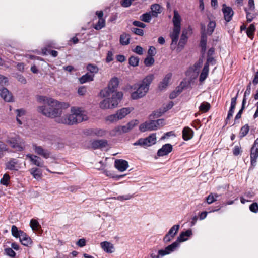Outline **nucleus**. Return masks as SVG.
I'll return each instance as SVG.
<instances>
[{"instance_id":"obj_13","label":"nucleus","mask_w":258,"mask_h":258,"mask_svg":"<svg viewBox=\"0 0 258 258\" xmlns=\"http://www.w3.org/2000/svg\"><path fill=\"white\" fill-rule=\"evenodd\" d=\"M26 158L29 159L30 162H31L33 164L38 167H45V169L47 171L51 172V171L48 169V168L44 166L43 162L41 161V158L38 156L33 154H28L26 155Z\"/></svg>"},{"instance_id":"obj_53","label":"nucleus","mask_w":258,"mask_h":258,"mask_svg":"<svg viewBox=\"0 0 258 258\" xmlns=\"http://www.w3.org/2000/svg\"><path fill=\"white\" fill-rule=\"evenodd\" d=\"M250 210L253 213L258 212V204L257 203H253L249 206Z\"/></svg>"},{"instance_id":"obj_23","label":"nucleus","mask_w":258,"mask_h":258,"mask_svg":"<svg viewBox=\"0 0 258 258\" xmlns=\"http://www.w3.org/2000/svg\"><path fill=\"white\" fill-rule=\"evenodd\" d=\"M151 13L153 17H157L158 15L162 11V7L158 4H154L151 5Z\"/></svg>"},{"instance_id":"obj_63","label":"nucleus","mask_w":258,"mask_h":258,"mask_svg":"<svg viewBox=\"0 0 258 258\" xmlns=\"http://www.w3.org/2000/svg\"><path fill=\"white\" fill-rule=\"evenodd\" d=\"M162 112L161 111H155L153 112L150 115V118L151 119L154 118H157L159 116H160L162 114Z\"/></svg>"},{"instance_id":"obj_42","label":"nucleus","mask_w":258,"mask_h":258,"mask_svg":"<svg viewBox=\"0 0 258 258\" xmlns=\"http://www.w3.org/2000/svg\"><path fill=\"white\" fill-rule=\"evenodd\" d=\"M179 244L178 241H175L172 244L170 245H168L166 247V250L167 252H169V254L171 252L174 251L175 249L179 246Z\"/></svg>"},{"instance_id":"obj_49","label":"nucleus","mask_w":258,"mask_h":258,"mask_svg":"<svg viewBox=\"0 0 258 258\" xmlns=\"http://www.w3.org/2000/svg\"><path fill=\"white\" fill-rule=\"evenodd\" d=\"M92 134L99 137H102L105 135L106 132L101 129H95L93 130Z\"/></svg>"},{"instance_id":"obj_7","label":"nucleus","mask_w":258,"mask_h":258,"mask_svg":"<svg viewBox=\"0 0 258 258\" xmlns=\"http://www.w3.org/2000/svg\"><path fill=\"white\" fill-rule=\"evenodd\" d=\"M118 84L119 80L118 78L116 77L112 78L109 83L108 88L102 90L100 92V95L103 97H107L110 96L111 94L116 93L117 92L114 91V89L118 87Z\"/></svg>"},{"instance_id":"obj_20","label":"nucleus","mask_w":258,"mask_h":258,"mask_svg":"<svg viewBox=\"0 0 258 258\" xmlns=\"http://www.w3.org/2000/svg\"><path fill=\"white\" fill-rule=\"evenodd\" d=\"M129 131L127 124L123 126H118L111 131L110 135L112 136H115Z\"/></svg>"},{"instance_id":"obj_47","label":"nucleus","mask_w":258,"mask_h":258,"mask_svg":"<svg viewBox=\"0 0 258 258\" xmlns=\"http://www.w3.org/2000/svg\"><path fill=\"white\" fill-rule=\"evenodd\" d=\"M179 227L178 224L174 225L170 228L168 232L175 236L179 230Z\"/></svg>"},{"instance_id":"obj_43","label":"nucleus","mask_w":258,"mask_h":258,"mask_svg":"<svg viewBox=\"0 0 258 258\" xmlns=\"http://www.w3.org/2000/svg\"><path fill=\"white\" fill-rule=\"evenodd\" d=\"M219 196L217 194H210L206 198V201L208 204H210L216 201Z\"/></svg>"},{"instance_id":"obj_40","label":"nucleus","mask_w":258,"mask_h":258,"mask_svg":"<svg viewBox=\"0 0 258 258\" xmlns=\"http://www.w3.org/2000/svg\"><path fill=\"white\" fill-rule=\"evenodd\" d=\"M129 35L126 34H122L120 37V42L122 45H127L129 43Z\"/></svg>"},{"instance_id":"obj_6","label":"nucleus","mask_w":258,"mask_h":258,"mask_svg":"<svg viewBox=\"0 0 258 258\" xmlns=\"http://www.w3.org/2000/svg\"><path fill=\"white\" fill-rule=\"evenodd\" d=\"M133 107H123L118 110L116 113L108 115L105 118L106 121L109 122H115L125 118L133 110Z\"/></svg>"},{"instance_id":"obj_34","label":"nucleus","mask_w":258,"mask_h":258,"mask_svg":"<svg viewBox=\"0 0 258 258\" xmlns=\"http://www.w3.org/2000/svg\"><path fill=\"white\" fill-rule=\"evenodd\" d=\"M257 157L258 150L251 148L250 153V160L251 164L252 166H254L255 165Z\"/></svg>"},{"instance_id":"obj_28","label":"nucleus","mask_w":258,"mask_h":258,"mask_svg":"<svg viewBox=\"0 0 258 258\" xmlns=\"http://www.w3.org/2000/svg\"><path fill=\"white\" fill-rule=\"evenodd\" d=\"M29 172L33 177L37 180H39L42 178V171L39 168H32L29 170Z\"/></svg>"},{"instance_id":"obj_60","label":"nucleus","mask_w":258,"mask_h":258,"mask_svg":"<svg viewBox=\"0 0 258 258\" xmlns=\"http://www.w3.org/2000/svg\"><path fill=\"white\" fill-rule=\"evenodd\" d=\"M132 31L138 35L142 36L144 34V31L142 29L134 28Z\"/></svg>"},{"instance_id":"obj_19","label":"nucleus","mask_w":258,"mask_h":258,"mask_svg":"<svg viewBox=\"0 0 258 258\" xmlns=\"http://www.w3.org/2000/svg\"><path fill=\"white\" fill-rule=\"evenodd\" d=\"M172 146L170 144H166L160 148L157 152L158 156H164L168 155L172 151Z\"/></svg>"},{"instance_id":"obj_1","label":"nucleus","mask_w":258,"mask_h":258,"mask_svg":"<svg viewBox=\"0 0 258 258\" xmlns=\"http://www.w3.org/2000/svg\"><path fill=\"white\" fill-rule=\"evenodd\" d=\"M37 101L39 103L45 104L53 108L52 110H50L46 109L45 105L39 106L37 109V111L45 116L55 118L56 121L58 118L61 117L62 109L67 108L70 106L68 103L59 102L52 98L45 96H38Z\"/></svg>"},{"instance_id":"obj_14","label":"nucleus","mask_w":258,"mask_h":258,"mask_svg":"<svg viewBox=\"0 0 258 258\" xmlns=\"http://www.w3.org/2000/svg\"><path fill=\"white\" fill-rule=\"evenodd\" d=\"M17 114L16 120L19 124L24 123L27 119L26 111L23 109H17L16 110Z\"/></svg>"},{"instance_id":"obj_27","label":"nucleus","mask_w":258,"mask_h":258,"mask_svg":"<svg viewBox=\"0 0 258 258\" xmlns=\"http://www.w3.org/2000/svg\"><path fill=\"white\" fill-rule=\"evenodd\" d=\"M19 239L22 244L26 246H31L33 242L31 238L24 232L20 235Z\"/></svg>"},{"instance_id":"obj_58","label":"nucleus","mask_w":258,"mask_h":258,"mask_svg":"<svg viewBox=\"0 0 258 258\" xmlns=\"http://www.w3.org/2000/svg\"><path fill=\"white\" fill-rule=\"evenodd\" d=\"M241 152V147L240 146H235L233 150V154L235 156H237L240 154Z\"/></svg>"},{"instance_id":"obj_54","label":"nucleus","mask_w":258,"mask_h":258,"mask_svg":"<svg viewBox=\"0 0 258 258\" xmlns=\"http://www.w3.org/2000/svg\"><path fill=\"white\" fill-rule=\"evenodd\" d=\"M39 155L45 159H47L50 157L51 153L48 150L44 149Z\"/></svg>"},{"instance_id":"obj_25","label":"nucleus","mask_w":258,"mask_h":258,"mask_svg":"<svg viewBox=\"0 0 258 258\" xmlns=\"http://www.w3.org/2000/svg\"><path fill=\"white\" fill-rule=\"evenodd\" d=\"M212 59L213 58L210 57L208 58L207 62L205 64L200 76V81L201 82L204 81L207 78L209 72V62H210Z\"/></svg>"},{"instance_id":"obj_15","label":"nucleus","mask_w":258,"mask_h":258,"mask_svg":"<svg viewBox=\"0 0 258 258\" xmlns=\"http://www.w3.org/2000/svg\"><path fill=\"white\" fill-rule=\"evenodd\" d=\"M141 132L147 131H153L156 130V126L155 125L154 121H148L141 124L139 127Z\"/></svg>"},{"instance_id":"obj_31","label":"nucleus","mask_w":258,"mask_h":258,"mask_svg":"<svg viewBox=\"0 0 258 258\" xmlns=\"http://www.w3.org/2000/svg\"><path fill=\"white\" fill-rule=\"evenodd\" d=\"M107 145V142L105 140H100L92 142L91 147L94 149H98L105 147Z\"/></svg>"},{"instance_id":"obj_9","label":"nucleus","mask_w":258,"mask_h":258,"mask_svg":"<svg viewBox=\"0 0 258 258\" xmlns=\"http://www.w3.org/2000/svg\"><path fill=\"white\" fill-rule=\"evenodd\" d=\"M172 77V74L171 72H168L165 74L158 84V90L160 91H163L166 90L171 83Z\"/></svg>"},{"instance_id":"obj_32","label":"nucleus","mask_w":258,"mask_h":258,"mask_svg":"<svg viewBox=\"0 0 258 258\" xmlns=\"http://www.w3.org/2000/svg\"><path fill=\"white\" fill-rule=\"evenodd\" d=\"M216 27V23L214 21L210 20L207 28H205V34L210 35L213 32Z\"/></svg>"},{"instance_id":"obj_50","label":"nucleus","mask_w":258,"mask_h":258,"mask_svg":"<svg viewBox=\"0 0 258 258\" xmlns=\"http://www.w3.org/2000/svg\"><path fill=\"white\" fill-rule=\"evenodd\" d=\"M33 149L35 153L38 155H40L44 149L41 146H37L36 144L33 145Z\"/></svg>"},{"instance_id":"obj_16","label":"nucleus","mask_w":258,"mask_h":258,"mask_svg":"<svg viewBox=\"0 0 258 258\" xmlns=\"http://www.w3.org/2000/svg\"><path fill=\"white\" fill-rule=\"evenodd\" d=\"M96 15L99 20L97 24L95 25L94 28L96 30H100L103 28L105 25V20L103 18V13L102 11H98L96 12Z\"/></svg>"},{"instance_id":"obj_38","label":"nucleus","mask_w":258,"mask_h":258,"mask_svg":"<svg viewBox=\"0 0 258 258\" xmlns=\"http://www.w3.org/2000/svg\"><path fill=\"white\" fill-rule=\"evenodd\" d=\"M11 231L13 236L16 238H19L20 235H22L24 233V232L21 230H18L17 227L15 225L12 226Z\"/></svg>"},{"instance_id":"obj_44","label":"nucleus","mask_w":258,"mask_h":258,"mask_svg":"<svg viewBox=\"0 0 258 258\" xmlns=\"http://www.w3.org/2000/svg\"><path fill=\"white\" fill-rule=\"evenodd\" d=\"M255 30V26L254 24H251L249 27L247 28L246 33L247 36L251 38V39L253 38V33Z\"/></svg>"},{"instance_id":"obj_18","label":"nucleus","mask_w":258,"mask_h":258,"mask_svg":"<svg viewBox=\"0 0 258 258\" xmlns=\"http://www.w3.org/2000/svg\"><path fill=\"white\" fill-rule=\"evenodd\" d=\"M222 12L225 20L227 22H229L231 20L234 14L232 8L227 6L226 5H223L222 7Z\"/></svg>"},{"instance_id":"obj_51","label":"nucleus","mask_w":258,"mask_h":258,"mask_svg":"<svg viewBox=\"0 0 258 258\" xmlns=\"http://www.w3.org/2000/svg\"><path fill=\"white\" fill-rule=\"evenodd\" d=\"M139 123V121L137 120H132L129 122L127 124L128 128L130 131L133 129L135 126Z\"/></svg>"},{"instance_id":"obj_61","label":"nucleus","mask_w":258,"mask_h":258,"mask_svg":"<svg viewBox=\"0 0 258 258\" xmlns=\"http://www.w3.org/2000/svg\"><path fill=\"white\" fill-rule=\"evenodd\" d=\"M155 125L156 126V130L160 126H162L164 124V121L162 119H158L154 121Z\"/></svg>"},{"instance_id":"obj_35","label":"nucleus","mask_w":258,"mask_h":258,"mask_svg":"<svg viewBox=\"0 0 258 258\" xmlns=\"http://www.w3.org/2000/svg\"><path fill=\"white\" fill-rule=\"evenodd\" d=\"M94 75L92 74L87 73L83 75L82 77L79 79L80 82L81 84L86 83L92 81L93 80Z\"/></svg>"},{"instance_id":"obj_33","label":"nucleus","mask_w":258,"mask_h":258,"mask_svg":"<svg viewBox=\"0 0 258 258\" xmlns=\"http://www.w3.org/2000/svg\"><path fill=\"white\" fill-rule=\"evenodd\" d=\"M184 34H182L178 46L177 47L176 51L178 52L180 51L182 49L187 42L188 36H185Z\"/></svg>"},{"instance_id":"obj_64","label":"nucleus","mask_w":258,"mask_h":258,"mask_svg":"<svg viewBox=\"0 0 258 258\" xmlns=\"http://www.w3.org/2000/svg\"><path fill=\"white\" fill-rule=\"evenodd\" d=\"M148 53L149 55H150V56H154L156 54L155 48L153 46L150 47V48L148 50Z\"/></svg>"},{"instance_id":"obj_52","label":"nucleus","mask_w":258,"mask_h":258,"mask_svg":"<svg viewBox=\"0 0 258 258\" xmlns=\"http://www.w3.org/2000/svg\"><path fill=\"white\" fill-rule=\"evenodd\" d=\"M174 237V236H173L172 235H171V234L168 232L164 236V237L163 238V241L165 243H167V242H170L171 240H172Z\"/></svg>"},{"instance_id":"obj_48","label":"nucleus","mask_w":258,"mask_h":258,"mask_svg":"<svg viewBox=\"0 0 258 258\" xmlns=\"http://www.w3.org/2000/svg\"><path fill=\"white\" fill-rule=\"evenodd\" d=\"M154 59L152 56H148L144 60V63L146 66H151L154 63Z\"/></svg>"},{"instance_id":"obj_55","label":"nucleus","mask_w":258,"mask_h":258,"mask_svg":"<svg viewBox=\"0 0 258 258\" xmlns=\"http://www.w3.org/2000/svg\"><path fill=\"white\" fill-rule=\"evenodd\" d=\"M104 174L108 177L110 178H117L118 179L123 177L124 175H120V176H114L112 173L109 171L105 170L103 172Z\"/></svg>"},{"instance_id":"obj_2","label":"nucleus","mask_w":258,"mask_h":258,"mask_svg":"<svg viewBox=\"0 0 258 258\" xmlns=\"http://www.w3.org/2000/svg\"><path fill=\"white\" fill-rule=\"evenodd\" d=\"M154 78V75L150 74L141 81L131 86V98L133 100H138L145 97L148 93L150 86Z\"/></svg>"},{"instance_id":"obj_62","label":"nucleus","mask_w":258,"mask_h":258,"mask_svg":"<svg viewBox=\"0 0 258 258\" xmlns=\"http://www.w3.org/2000/svg\"><path fill=\"white\" fill-rule=\"evenodd\" d=\"M87 70L91 73H96L98 71L97 68L92 64H89L87 66Z\"/></svg>"},{"instance_id":"obj_45","label":"nucleus","mask_w":258,"mask_h":258,"mask_svg":"<svg viewBox=\"0 0 258 258\" xmlns=\"http://www.w3.org/2000/svg\"><path fill=\"white\" fill-rule=\"evenodd\" d=\"M128 61L129 64L133 67H136L139 65V59L137 57L131 56Z\"/></svg>"},{"instance_id":"obj_8","label":"nucleus","mask_w":258,"mask_h":258,"mask_svg":"<svg viewBox=\"0 0 258 258\" xmlns=\"http://www.w3.org/2000/svg\"><path fill=\"white\" fill-rule=\"evenodd\" d=\"M156 142V137L155 134H152L146 138H141L133 144L135 146H141L144 148L151 146Z\"/></svg>"},{"instance_id":"obj_5","label":"nucleus","mask_w":258,"mask_h":258,"mask_svg":"<svg viewBox=\"0 0 258 258\" xmlns=\"http://www.w3.org/2000/svg\"><path fill=\"white\" fill-rule=\"evenodd\" d=\"M123 97V93L118 92L111 94L109 97L100 102L99 106L102 109H111L116 107Z\"/></svg>"},{"instance_id":"obj_46","label":"nucleus","mask_w":258,"mask_h":258,"mask_svg":"<svg viewBox=\"0 0 258 258\" xmlns=\"http://www.w3.org/2000/svg\"><path fill=\"white\" fill-rule=\"evenodd\" d=\"M10 177L8 174H5L3 178L1 179V183L7 186L10 182Z\"/></svg>"},{"instance_id":"obj_11","label":"nucleus","mask_w":258,"mask_h":258,"mask_svg":"<svg viewBox=\"0 0 258 258\" xmlns=\"http://www.w3.org/2000/svg\"><path fill=\"white\" fill-rule=\"evenodd\" d=\"M203 64V60L199 59L195 64L191 67L187 71L186 75L190 78H195L197 77L199 74L200 68Z\"/></svg>"},{"instance_id":"obj_10","label":"nucleus","mask_w":258,"mask_h":258,"mask_svg":"<svg viewBox=\"0 0 258 258\" xmlns=\"http://www.w3.org/2000/svg\"><path fill=\"white\" fill-rule=\"evenodd\" d=\"M203 64V60L199 59L195 64L191 67L187 71L186 75L190 78H195L197 77L199 74L200 68Z\"/></svg>"},{"instance_id":"obj_36","label":"nucleus","mask_w":258,"mask_h":258,"mask_svg":"<svg viewBox=\"0 0 258 258\" xmlns=\"http://www.w3.org/2000/svg\"><path fill=\"white\" fill-rule=\"evenodd\" d=\"M211 107V105L209 103L207 102H203L199 107V111L202 113L207 112L209 111Z\"/></svg>"},{"instance_id":"obj_59","label":"nucleus","mask_w":258,"mask_h":258,"mask_svg":"<svg viewBox=\"0 0 258 258\" xmlns=\"http://www.w3.org/2000/svg\"><path fill=\"white\" fill-rule=\"evenodd\" d=\"M5 252L7 255L11 257H14L16 255V253L14 252V251L10 248L6 249Z\"/></svg>"},{"instance_id":"obj_39","label":"nucleus","mask_w":258,"mask_h":258,"mask_svg":"<svg viewBox=\"0 0 258 258\" xmlns=\"http://www.w3.org/2000/svg\"><path fill=\"white\" fill-rule=\"evenodd\" d=\"M152 16L150 13H146L140 16V20L143 22L149 23L151 21Z\"/></svg>"},{"instance_id":"obj_3","label":"nucleus","mask_w":258,"mask_h":258,"mask_svg":"<svg viewBox=\"0 0 258 258\" xmlns=\"http://www.w3.org/2000/svg\"><path fill=\"white\" fill-rule=\"evenodd\" d=\"M71 114L58 118L57 122L68 125H73L87 119L86 112L81 108L73 107L71 109Z\"/></svg>"},{"instance_id":"obj_56","label":"nucleus","mask_w":258,"mask_h":258,"mask_svg":"<svg viewBox=\"0 0 258 258\" xmlns=\"http://www.w3.org/2000/svg\"><path fill=\"white\" fill-rule=\"evenodd\" d=\"M132 198V196L130 195H126L124 196H120L116 198H114V199H117L118 200H127Z\"/></svg>"},{"instance_id":"obj_29","label":"nucleus","mask_w":258,"mask_h":258,"mask_svg":"<svg viewBox=\"0 0 258 258\" xmlns=\"http://www.w3.org/2000/svg\"><path fill=\"white\" fill-rule=\"evenodd\" d=\"M201 30H202V38L201 40V46L202 49L205 50L206 45L207 42V37L205 33V26L203 24H201Z\"/></svg>"},{"instance_id":"obj_21","label":"nucleus","mask_w":258,"mask_h":258,"mask_svg":"<svg viewBox=\"0 0 258 258\" xmlns=\"http://www.w3.org/2000/svg\"><path fill=\"white\" fill-rule=\"evenodd\" d=\"M100 246L105 252L108 253H112L115 251V247L113 244L108 241L101 242Z\"/></svg>"},{"instance_id":"obj_4","label":"nucleus","mask_w":258,"mask_h":258,"mask_svg":"<svg viewBox=\"0 0 258 258\" xmlns=\"http://www.w3.org/2000/svg\"><path fill=\"white\" fill-rule=\"evenodd\" d=\"M181 17L177 11H174V16L172 19L173 28L170 33V37L172 40L171 47L172 49L176 48V44L179 38L181 29Z\"/></svg>"},{"instance_id":"obj_30","label":"nucleus","mask_w":258,"mask_h":258,"mask_svg":"<svg viewBox=\"0 0 258 258\" xmlns=\"http://www.w3.org/2000/svg\"><path fill=\"white\" fill-rule=\"evenodd\" d=\"M6 168L11 170H18L20 168V166L15 160H11L7 163Z\"/></svg>"},{"instance_id":"obj_24","label":"nucleus","mask_w":258,"mask_h":258,"mask_svg":"<svg viewBox=\"0 0 258 258\" xmlns=\"http://www.w3.org/2000/svg\"><path fill=\"white\" fill-rule=\"evenodd\" d=\"M192 235V231L190 229L186 230L185 232H181L176 241H178V244L179 243L188 240V238Z\"/></svg>"},{"instance_id":"obj_57","label":"nucleus","mask_w":258,"mask_h":258,"mask_svg":"<svg viewBox=\"0 0 258 258\" xmlns=\"http://www.w3.org/2000/svg\"><path fill=\"white\" fill-rule=\"evenodd\" d=\"M133 51L139 55H142L143 54V49L140 46H137Z\"/></svg>"},{"instance_id":"obj_26","label":"nucleus","mask_w":258,"mask_h":258,"mask_svg":"<svg viewBox=\"0 0 258 258\" xmlns=\"http://www.w3.org/2000/svg\"><path fill=\"white\" fill-rule=\"evenodd\" d=\"M194 136V131L189 127H185L182 131V138L184 140L188 141Z\"/></svg>"},{"instance_id":"obj_17","label":"nucleus","mask_w":258,"mask_h":258,"mask_svg":"<svg viewBox=\"0 0 258 258\" xmlns=\"http://www.w3.org/2000/svg\"><path fill=\"white\" fill-rule=\"evenodd\" d=\"M115 168L120 172H123L127 169L128 167V162L123 159H116L115 161Z\"/></svg>"},{"instance_id":"obj_22","label":"nucleus","mask_w":258,"mask_h":258,"mask_svg":"<svg viewBox=\"0 0 258 258\" xmlns=\"http://www.w3.org/2000/svg\"><path fill=\"white\" fill-rule=\"evenodd\" d=\"M0 95L1 97L6 102H11L13 101V96L11 93L6 88L0 89Z\"/></svg>"},{"instance_id":"obj_12","label":"nucleus","mask_w":258,"mask_h":258,"mask_svg":"<svg viewBox=\"0 0 258 258\" xmlns=\"http://www.w3.org/2000/svg\"><path fill=\"white\" fill-rule=\"evenodd\" d=\"M8 142L11 147L16 151H22L25 148L24 143L20 141V139L19 137L10 139Z\"/></svg>"},{"instance_id":"obj_37","label":"nucleus","mask_w":258,"mask_h":258,"mask_svg":"<svg viewBox=\"0 0 258 258\" xmlns=\"http://www.w3.org/2000/svg\"><path fill=\"white\" fill-rule=\"evenodd\" d=\"M30 225L32 230L34 231H37L41 228V226L39 222L35 219H32Z\"/></svg>"},{"instance_id":"obj_41","label":"nucleus","mask_w":258,"mask_h":258,"mask_svg":"<svg viewBox=\"0 0 258 258\" xmlns=\"http://www.w3.org/2000/svg\"><path fill=\"white\" fill-rule=\"evenodd\" d=\"M249 131V126L247 124H245L243 126L240 131V138H243L248 133Z\"/></svg>"}]
</instances>
